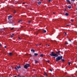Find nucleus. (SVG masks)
I'll use <instances>...</instances> for the list:
<instances>
[{
  "instance_id": "1",
  "label": "nucleus",
  "mask_w": 77,
  "mask_h": 77,
  "mask_svg": "<svg viewBox=\"0 0 77 77\" xmlns=\"http://www.w3.org/2000/svg\"><path fill=\"white\" fill-rule=\"evenodd\" d=\"M47 31H46V30H44V29H41L40 30H38L37 32H36L35 33V35H38V33H39V32H41L42 33H46Z\"/></svg>"
},
{
  "instance_id": "2",
  "label": "nucleus",
  "mask_w": 77,
  "mask_h": 77,
  "mask_svg": "<svg viewBox=\"0 0 77 77\" xmlns=\"http://www.w3.org/2000/svg\"><path fill=\"white\" fill-rule=\"evenodd\" d=\"M49 55H50L51 56L56 57H57V56H58V55H57V54L55 53H54L53 51H51V53Z\"/></svg>"
},
{
  "instance_id": "3",
  "label": "nucleus",
  "mask_w": 77,
  "mask_h": 77,
  "mask_svg": "<svg viewBox=\"0 0 77 77\" xmlns=\"http://www.w3.org/2000/svg\"><path fill=\"white\" fill-rule=\"evenodd\" d=\"M62 56L57 57V58H56V62H57V61H59L60 60H61V59H62Z\"/></svg>"
},
{
  "instance_id": "4",
  "label": "nucleus",
  "mask_w": 77,
  "mask_h": 77,
  "mask_svg": "<svg viewBox=\"0 0 77 77\" xmlns=\"http://www.w3.org/2000/svg\"><path fill=\"white\" fill-rule=\"evenodd\" d=\"M30 66V64L29 63H26V64H25L24 66V68L26 69H27L28 67Z\"/></svg>"
},
{
  "instance_id": "5",
  "label": "nucleus",
  "mask_w": 77,
  "mask_h": 77,
  "mask_svg": "<svg viewBox=\"0 0 77 77\" xmlns=\"http://www.w3.org/2000/svg\"><path fill=\"white\" fill-rule=\"evenodd\" d=\"M60 51H59L56 52V54H58L59 55H60V56H61L60 54Z\"/></svg>"
},
{
  "instance_id": "6",
  "label": "nucleus",
  "mask_w": 77,
  "mask_h": 77,
  "mask_svg": "<svg viewBox=\"0 0 77 77\" xmlns=\"http://www.w3.org/2000/svg\"><path fill=\"white\" fill-rule=\"evenodd\" d=\"M9 23L11 24H12V23H13V22H12V20L11 19H9Z\"/></svg>"
},
{
  "instance_id": "7",
  "label": "nucleus",
  "mask_w": 77,
  "mask_h": 77,
  "mask_svg": "<svg viewBox=\"0 0 77 77\" xmlns=\"http://www.w3.org/2000/svg\"><path fill=\"white\" fill-rule=\"evenodd\" d=\"M17 68L18 69H20V68H21V67L20 66V65H19V66H17Z\"/></svg>"
},
{
  "instance_id": "8",
  "label": "nucleus",
  "mask_w": 77,
  "mask_h": 77,
  "mask_svg": "<svg viewBox=\"0 0 77 77\" xmlns=\"http://www.w3.org/2000/svg\"><path fill=\"white\" fill-rule=\"evenodd\" d=\"M11 18H12V17L11 16H8V19H10Z\"/></svg>"
},
{
  "instance_id": "9",
  "label": "nucleus",
  "mask_w": 77,
  "mask_h": 77,
  "mask_svg": "<svg viewBox=\"0 0 77 77\" xmlns=\"http://www.w3.org/2000/svg\"><path fill=\"white\" fill-rule=\"evenodd\" d=\"M66 1L68 3H69V4H71V2H70V1H69V0H66Z\"/></svg>"
},
{
  "instance_id": "10",
  "label": "nucleus",
  "mask_w": 77,
  "mask_h": 77,
  "mask_svg": "<svg viewBox=\"0 0 77 77\" xmlns=\"http://www.w3.org/2000/svg\"><path fill=\"white\" fill-rule=\"evenodd\" d=\"M67 8H69V9H71V5H69L68 7Z\"/></svg>"
},
{
  "instance_id": "11",
  "label": "nucleus",
  "mask_w": 77,
  "mask_h": 77,
  "mask_svg": "<svg viewBox=\"0 0 77 77\" xmlns=\"http://www.w3.org/2000/svg\"><path fill=\"white\" fill-rule=\"evenodd\" d=\"M65 15L66 16H68L69 15V14L67 13H66L65 14Z\"/></svg>"
},
{
  "instance_id": "12",
  "label": "nucleus",
  "mask_w": 77,
  "mask_h": 77,
  "mask_svg": "<svg viewBox=\"0 0 77 77\" xmlns=\"http://www.w3.org/2000/svg\"><path fill=\"white\" fill-rule=\"evenodd\" d=\"M31 51H32L33 53H34V52H35V50H34V49H31Z\"/></svg>"
},
{
  "instance_id": "13",
  "label": "nucleus",
  "mask_w": 77,
  "mask_h": 77,
  "mask_svg": "<svg viewBox=\"0 0 77 77\" xmlns=\"http://www.w3.org/2000/svg\"><path fill=\"white\" fill-rule=\"evenodd\" d=\"M40 57H41L42 58L43 57V54H40Z\"/></svg>"
},
{
  "instance_id": "14",
  "label": "nucleus",
  "mask_w": 77,
  "mask_h": 77,
  "mask_svg": "<svg viewBox=\"0 0 77 77\" xmlns=\"http://www.w3.org/2000/svg\"><path fill=\"white\" fill-rule=\"evenodd\" d=\"M37 3L39 5H41V2H39Z\"/></svg>"
},
{
  "instance_id": "15",
  "label": "nucleus",
  "mask_w": 77,
  "mask_h": 77,
  "mask_svg": "<svg viewBox=\"0 0 77 77\" xmlns=\"http://www.w3.org/2000/svg\"><path fill=\"white\" fill-rule=\"evenodd\" d=\"M34 55L35 56H38V54L36 53H35L34 54Z\"/></svg>"
},
{
  "instance_id": "16",
  "label": "nucleus",
  "mask_w": 77,
  "mask_h": 77,
  "mask_svg": "<svg viewBox=\"0 0 77 77\" xmlns=\"http://www.w3.org/2000/svg\"><path fill=\"white\" fill-rule=\"evenodd\" d=\"M61 60L62 61V62H65V60L63 59H61Z\"/></svg>"
},
{
  "instance_id": "17",
  "label": "nucleus",
  "mask_w": 77,
  "mask_h": 77,
  "mask_svg": "<svg viewBox=\"0 0 77 77\" xmlns=\"http://www.w3.org/2000/svg\"><path fill=\"white\" fill-rule=\"evenodd\" d=\"M9 55H10V56H12V53H9Z\"/></svg>"
},
{
  "instance_id": "18",
  "label": "nucleus",
  "mask_w": 77,
  "mask_h": 77,
  "mask_svg": "<svg viewBox=\"0 0 77 77\" xmlns=\"http://www.w3.org/2000/svg\"><path fill=\"white\" fill-rule=\"evenodd\" d=\"M14 69H16V70H17V71H18V68H17V67H16Z\"/></svg>"
},
{
  "instance_id": "19",
  "label": "nucleus",
  "mask_w": 77,
  "mask_h": 77,
  "mask_svg": "<svg viewBox=\"0 0 77 77\" xmlns=\"http://www.w3.org/2000/svg\"><path fill=\"white\" fill-rule=\"evenodd\" d=\"M14 34H12V35H11V38H12L13 37V36H14Z\"/></svg>"
},
{
  "instance_id": "20",
  "label": "nucleus",
  "mask_w": 77,
  "mask_h": 77,
  "mask_svg": "<svg viewBox=\"0 0 77 77\" xmlns=\"http://www.w3.org/2000/svg\"><path fill=\"white\" fill-rule=\"evenodd\" d=\"M21 21H22V20H20L18 21V22L20 23V22H21Z\"/></svg>"
},
{
  "instance_id": "21",
  "label": "nucleus",
  "mask_w": 77,
  "mask_h": 77,
  "mask_svg": "<svg viewBox=\"0 0 77 77\" xmlns=\"http://www.w3.org/2000/svg\"><path fill=\"white\" fill-rule=\"evenodd\" d=\"M65 44H69V43H68L67 42H65Z\"/></svg>"
},
{
  "instance_id": "22",
  "label": "nucleus",
  "mask_w": 77,
  "mask_h": 77,
  "mask_svg": "<svg viewBox=\"0 0 77 77\" xmlns=\"http://www.w3.org/2000/svg\"><path fill=\"white\" fill-rule=\"evenodd\" d=\"M16 11L15 10H14V12H13L14 14H15L16 13Z\"/></svg>"
},
{
  "instance_id": "23",
  "label": "nucleus",
  "mask_w": 77,
  "mask_h": 77,
  "mask_svg": "<svg viewBox=\"0 0 77 77\" xmlns=\"http://www.w3.org/2000/svg\"><path fill=\"white\" fill-rule=\"evenodd\" d=\"M14 29V28L13 27V28L11 29V30H13V29Z\"/></svg>"
},
{
  "instance_id": "24",
  "label": "nucleus",
  "mask_w": 77,
  "mask_h": 77,
  "mask_svg": "<svg viewBox=\"0 0 77 77\" xmlns=\"http://www.w3.org/2000/svg\"><path fill=\"white\" fill-rule=\"evenodd\" d=\"M35 63H37V62H38V61H37L36 60H35Z\"/></svg>"
},
{
  "instance_id": "25",
  "label": "nucleus",
  "mask_w": 77,
  "mask_h": 77,
  "mask_svg": "<svg viewBox=\"0 0 77 77\" xmlns=\"http://www.w3.org/2000/svg\"><path fill=\"white\" fill-rule=\"evenodd\" d=\"M18 39H20V40L22 39L21 38H20V37H18Z\"/></svg>"
},
{
  "instance_id": "26",
  "label": "nucleus",
  "mask_w": 77,
  "mask_h": 77,
  "mask_svg": "<svg viewBox=\"0 0 77 77\" xmlns=\"http://www.w3.org/2000/svg\"><path fill=\"white\" fill-rule=\"evenodd\" d=\"M47 62H48V63H50V60H47Z\"/></svg>"
},
{
  "instance_id": "27",
  "label": "nucleus",
  "mask_w": 77,
  "mask_h": 77,
  "mask_svg": "<svg viewBox=\"0 0 77 77\" xmlns=\"http://www.w3.org/2000/svg\"><path fill=\"white\" fill-rule=\"evenodd\" d=\"M71 21H72V22H73V20H72V19H71Z\"/></svg>"
},
{
  "instance_id": "28",
  "label": "nucleus",
  "mask_w": 77,
  "mask_h": 77,
  "mask_svg": "<svg viewBox=\"0 0 77 77\" xmlns=\"http://www.w3.org/2000/svg\"><path fill=\"white\" fill-rule=\"evenodd\" d=\"M68 65H70V63L69 62H68Z\"/></svg>"
},
{
  "instance_id": "29",
  "label": "nucleus",
  "mask_w": 77,
  "mask_h": 77,
  "mask_svg": "<svg viewBox=\"0 0 77 77\" xmlns=\"http://www.w3.org/2000/svg\"><path fill=\"white\" fill-rule=\"evenodd\" d=\"M31 23V21L30 20L29 21V23Z\"/></svg>"
},
{
  "instance_id": "30",
  "label": "nucleus",
  "mask_w": 77,
  "mask_h": 77,
  "mask_svg": "<svg viewBox=\"0 0 77 77\" xmlns=\"http://www.w3.org/2000/svg\"><path fill=\"white\" fill-rule=\"evenodd\" d=\"M68 41H69L70 42H71V40H70V39H69V40H68Z\"/></svg>"
},
{
  "instance_id": "31",
  "label": "nucleus",
  "mask_w": 77,
  "mask_h": 77,
  "mask_svg": "<svg viewBox=\"0 0 77 77\" xmlns=\"http://www.w3.org/2000/svg\"><path fill=\"white\" fill-rule=\"evenodd\" d=\"M48 1L49 2H51V0H48Z\"/></svg>"
},
{
  "instance_id": "32",
  "label": "nucleus",
  "mask_w": 77,
  "mask_h": 77,
  "mask_svg": "<svg viewBox=\"0 0 77 77\" xmlns=\"http://www.w3.org/2000/svg\"><path fill=\"white\" fill-rule=\"evenodd\" d=\"M7 46H5V47H4V48H6Z\"/></svg>"
},
{
  "instance_id": "33",
  "label": "nucleus",
  "mask_w": 77,
  "mask_h": 77,
  "mask_svg": "<svg viewBox=\"0 0 77 77\" xmlns=\"http://www.w3.org/2000/svg\"><path fill=\"white\" fill-rule=\"evenodd\" d=\"M71 1L72 2L73 1V2H74V1H75V0H71Z\"/></svg>"
},
{
  "instance_id": "34",
  "label": "nucleus",
  "mask_w": 77,
  "mask_h": 77,
  "mask_svg": "<svg viewBox=\"0 0 77 77\" xmlns=\"http://www.w3.org/2000/svg\"><path fill=\"white\" fill-rule=\"evenodd\" d=\"M65 74H67V72H65Z\"/></svg>"
},
{
  "instance_id": "35",
  "label": "nucleus",
  "mask_w": 77,
  "mask_h": 77,
  "mask_svg": "<svg viewBox=\"0 0 77 77\" xmlns=\"http://www.w3.org/2000/svg\"><path fill=\"white\" fill-rule=\"evenodd\" d=\"M23 5H24V4H26V3H25V2H23Z\"/></svg>"
},
{
  "instance_id": "36",
  "label": "nucleus",
  "mask_w": 77,
  "mask_h": 77,
  "mask_svg": "<svg viewBox=\"0 0 77 77\" xmlns=\"http://www.w3.org/2000/svg\"><path fill=\"white\" fill-rule=\"evenodd\" d=\"M50 71H51V72L52 71V70L51 69L50 70Z\"/></svg>"
},
{
  "instance_id": "37",
  "label": "nucleus",
  "mask_w": 77,
  "mask_h": 77,
  "mask_svg": "<svg viewBox=\"0 0 77 77\" xmlns=\"http://www.w3.org/2000/svg\"><path fill=\"white\" fill-rule=\"evenodd\" d=\"M47 74H46V72H45V75H46Z\"/></svg>"
},
{
  "instance_id": "38",
  "label": "nucleus",
  "mask_w": 77,
  "mask_h": 77,
  "mask_svg": "<svg viewBox=\"0 0 77 77\" xmlns=\"http://www.w3.org/2000/svg\"><path fill=\"white\" fill-rule=\"evenodd\" d=\"M65 35H67L66 32H65Z\"/></svg>"
},
{
  "instance_id": "39",
  "label": "nucleus",
  "mask_w": 77,
  "mask_h": 77,
  "mask_svg": "<svg viewBox=\"0 0 77 77\" xmlns=\"http://www.w3.org/2000/svg\"><path fill=\"white\" fill-rule=\"evenodd\" d=\"M0 47H2V45H1V44L0 43Z\"/></svg>"
},
{
  "instance_id": "40",
  "label": "nucleus",
  "mask_w": 77,
  "mask_h": 77,
  "mask_svg": "<svg viewBox=\"0 0 77 77\" xmlns=\"http://www.w3.org/2000/svg\"><path fill=\"white\" fill-rule=\"evenodd\" d=\"M26 36H27V37H28V36H29L26 35Z\"/></svg>"
},
{
  "instance_id": "41",
  "label": "nucleus",
  "mask_w": 77,
  "mask_h": 77,
  "mask_svg": "<svg viewBox=\"0 0 77 77\" xmlns=\"http://www.w3.org/2000/svg\"><path fill=\"white\" fill-rule=\"evenodd\" d=\"M41 45V44H39V45Z\"/></svg>"
},
{
  "instance_id": "42",
  "label": "nucleus",
  "mask_w": 77,
  "mask_h": 77,
  "mask_svg": "<svg viewBox=\"0 0 77 77\" xmlns=\"http://www.w3.org/2000/svg\"><path fill=\"white\" fill-rule=\"evenodd\" d=\"M69 26V25H66V26Z\"/></svg>"
},
{
  "instance_id": "43",
  "label": "nucleus",
  "mask_w": 77,
  "mask_h": 77,
  "mask_svg": "<svg viewBox=\"0 0 77 77\" xmlns=\"http://www.w3.org/2000/svg\"><path fill=\"white\" fill-rule=\"evenodd\" d=\"M53 58H54V59H55V58H56V57H54Z\"/></svg>"
},
{
  "instance_id": "44",
  "label": "nucleus",
  "mask_w": 77,
  "mask_h": 77,
  "mask_svg": "<svg viewBox=\"0 0 77 77\" xmlns=\"http://www.w3.org/2000/svg\"><path fill=\"white\" fill-rule=\"evenodd\" d=\"M53 14H55V13L54 12V13H53Z\"/></svg>"
},
{
  "instance_id": "45",
  "label": "nucleus",
  "mask_w": 77,
  "mask_h": 77,
  "mask_svg": "<svg viewBox=\"0 0 77 77\" xmlns=\"http://www.w3.org/2000/svg\"><path fill=\"white\" fill-rule=\"evenodd\" d=\"M49 46H50V45H48V47H49Z\"/></svg>"
},
{
  "instance_id": "46",
  "label": "nucleus",
  "mask_w": 77,
  "mask_h": 77,
  "mask_svg": "<svg viewBox=\"0 0 77 77\" xmlns=\"http://www.w3.org/2000/svg\"><path fill=\"white\" fill-rule=\"evenodd\" d=\"M46 75H47H47H47V74H46Z\"/></svg>"
},
{
  "instance_id": "47",
  "label": "nucleus",
  "mask_w": 77,
  "mask_h": 77,
  "mask_svg": "<svg viewBox=\"0 0 77 77\" xmlns=\"http://www.w3.org/2000/svg\"><path fill=\"white\" fill-rule=\"evenodd\" d=\"M38 45H37V46H38Z\"/></svg>"
},
{
  "instance_id": "48",
  "label": "nucleus",
  "mask_w": 77,
  "mask_h": 77,
  "mask_svg": "<svg viewBox=\"0 0 77 77\" xmlns=\"http://www.w3.org/2000/svg\"><path fill=\"white\" fill-rule=\"evenodd\" d=\"M14 77H17V76H14Z\"/></svg>"
},
{
  "instance_id": "49",
  "label": "nucleus",
  "mask_w": 77,
  "mask_h": 77,
  "mask_svg": "<svg viewBox=\"0 0 77 77\" xmlns=\"http://www.w3.org/2000/svg\"><path fill=\"white\" fill-rule=\"evenodd\" d=\"M18 76H19V77H20V75H18Z\"/></svg>"
},
{
  "instance_id": "50",
  "label": "nucleus",
  "mask_w": 77,
  "mask_h": 77,
  "mask_svg": "<svg viewBox=\"0 0 77 77\" xmlns=\"http://www.w3.org/2000/svg\"><path fill=\"white\" fill-rule=\"evenodd\" d=\"M76 10H77V8H76Z\"/></svg>"
},
{
  "instance_id": "51",
  "label": "nucleus",
  "mask_w": 77,
  "mask_h": 77,
  "mask_svg": "<svg viewBox=\"0 0 77 77\" xmlns=\"http://www.w3.org/2000/svg\"><path fill=\"white\" fill-rule=\"evenodd\" d=\"M12 25H13V26H14V25H13V24Z\"/></svg>"
}]
</instances>
